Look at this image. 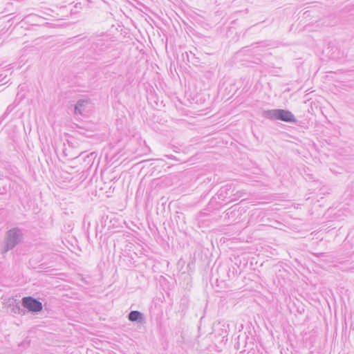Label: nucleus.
<instances>
[{
  "instance_id": "obj_1",
  "label": "nucleus",
  "mask_w": 354,
  "mask_h": 354,
  "mask_svg": "<svg viewBox=\"0 0 354 354\" xmlns=\"http://www.w3.org/2000/svg\"><path fill=\"white\" fill-rule=\"evenodd\" d=\"M24 230L19 227H15L6 232L3 245L1 252L5 254L13 250L17 245L22 243L24 240Z\"/></svg>"
},
{
  "instance_id": "obj_2",
  "label": "nucleus",
  "mask_w": 354,
  "mask_h": 354,
  "mask_svg": "<svg viewBox=\"0 0 354 354\" xmlns=\"http://www.w3.org/2000/svg\"><path fill=\"white\" fill-rule=\"evenodd\" d=\"M262 116L270 120H280L292 124L297 122L295 115L287 109H275L265 110L262 112Z\"/></svg>"
},
{
  "instance_id": "obj_3",
  "label": "nucleus",
  "mask_w": 354,
  "mask_h": 354,
  "mask_svg": "<svg viewBox=\"0 0 354 354\" xmlns=\"http://www.w3.org/2000/svg\"><path fill=\"white\" fill-rule=\"evenodd\" d=\"M234 189L232 185H226L221 187L217 192L218 198L223 201H227L228 202L236 201L241 196V194L239 191H236V193H234Z\"/></svg>"
},
{
  "instance_id": "obj_4",
  "label": "nucleus",
  "mask_w": 354,
  "mask_h": 354,
  "mask_svg": "<svg viewBox=\"0 0 354 354\" xmlns=\"http://www.w3.org/2000/svg\"><path fill=\"white\" fill-rule=\"evenodd\" d=\"M21 305L25 310H27L32 314H37L43 309L42 303L39 299L31 296L23 297L21 299Z\"/></svg>"
},
{
  "instance_id": "obj_5",
  "label": "nucleus",
  "mask_w": 354,
  "mask_h": 354,
  "mask_svg": "<svg viewBox=\"0 0 354 354\" xmlns=\"http://www.w3.org/2000/svg\"><path fill=\"white\" fill-rule=\"evenodd\" d=\"M217 270L219 277L223 281L234 279L239 275L238 270L234 266H220L218 267Z\"/></svg>"
},
{
  "instance_id": "obj_6",
  "label": "nucleus",
  "mask_w": 354,
  "mask_h": 354,
  "mask_svg": "<svg viewBox=\"0 0 354 354\" xmlns=\"http://www.w3.org/2000/svg\"><path fill=\"white\" fill-rule=\"evenodd\" d=\"M63 155L65 156V157H68L69 156V158L70 159H73V158H81L83 159V160L84 162L86 161H88V165L90 164L91 162V164L93 163V160L95 157V153L93 152V153H91L90 154H87V155H84L85 152L82 151L81 152L79 156H75V157H73L72 156H70L68 153H67V149L66 148H64L63 149Z\"/></svg>"
},
{
  "instance_id": "obj_7",
  "label": "nucleus",
  "mask_w": 354,
  "mask_h": 354,
  "mask_svg": "<svg viewBox=\"0 0 354 354\" xmlns=\"http://www.w3.org/2000/svg\"><path fill=\"white\" fill-rule=\"evenodd\" d=\"M89 104L88 100L80 99L77 100L74 106V114L75 115H83L86 111V108Z\"/></svg>"
},
{
  "instance_id": "obj_8",
  "label": "nucleus",
  "mask_w": 354,
  "mask_h": 354,
  "mask_svg": "<svg viewBox=\"0 0 354 354\" xmlns=\"http://www.w3.org/2000/svg\"><path fill=\"white\" fill-rule=\"evenodd\" d=\"M128 319L131 322L142 324L145 322V317L142 313L138 310H131L128 314Z\"/></svg>"
},
{
  "instance_id": "obj_9",
  "label": "nucleus",
  "mask_w": 354,
  "mask_h": 354,
  "mask_svg": "<svg viewBox=\"0 0 354 354\" xmlns=\"http://www.w3.org/2000/svg\"><path fill=\"white\" fill-rule=\"evenodd\" d=\"M12 312L15 314L17 313L24 315L26 313V310H25L24 308H21L19 304H16L15 305L12 306Z\"/></svg>"
},
{
  "instance_id": "obj_10",
  "label": "nucleus",
  "mask_w": 354,
  "mask_h": 354,
  "mask_svg": "<svg viewBox=\"0 0 354 354\" xmlns=\"http://www.w3.org/2000/svg\"><path fill=\"white\" fill-rule=\"evenodd\" d=\"M236 214L235 209H232V207L225 211V218L228 219L234 218Z\"/></svg>"
},
{
  "instance_id": "obj_11",
  "label": "nucleus",
  "mask_w": 354,
  "mask_h": 354,
  "mask_svg": "<svg viewBox=\"0 0 354 354\" xmlns=\"http://www.w3.org/2000/svg\"><path fill=\"white\" fill-rule=\"evenodd\" d=\"M13 107L12 106V105H9L6 111L4 112V113L3 114V115L1 116V118H0V120L2 121L13 110Z\"/></svg>"
},
{
  "instance_id": "obj_12",
  "label": "nucleus",
  "mask_w": 354,
  "mask_h": 354,
  "mask_svg": "<svg viewBox=\"0 0 354 354\" xmlns=\"http://www.w3.org/2000/svg\"><path fill=\"white\" fill-rule=\"evenodd\" d=\"M7 75L3 76V74L0 75V86H2L8 82V80H6Z\"/></svg>"
},
{
  "instance_id": "obj_13",
  "label": "nucleus",
  "mask_w": 354,
  "mask_h": 354,
  "mask_svg": "<svg viewBox=\"0 0 354 354\" xmlns=\"http://www.w3.org/2000/svg\"><path fill=\"white\" fill-rule=\"evenodd\" d=\"M8 192L6 186L0 187V195H6Z\"/></svg>"
},
{
  "instance_id": "obj_14",
  "label": "nucleus",
  "mask_w": 354,
  "mask_h": 354,
  "mask_svg": "<svg viewBox=\"0 0 354 354\" xmlns=\"http://www.w3.org/2000/svg\"><path fill=\"white\" fill-rule=\"evenodd\" d=\"M256 212L252 213L250 217V219L248 221L249 223H254L257 221V219L254 218L255 217V214H256Z\"/></svg>"
},
{
  "instance_id": "obj_15",
  "label": "nucleus",
  "mask_w": 354,
  "mask_h": 354,
  "mask_svg": "<svg viewBox=\"0 0 354 354\" xmlns=\"http://www.w3.org/2000/svg\"><path fill=\"white\" fill-rule=\"evenodd\" d=\"M167 157H168V158H171L173 157V156H172V155H170L169 156H167Z\"/></svg>"
},
{
  "instance_id": "obj_16",
  "label": "nucleus",
  "mask_w": 354,
  "mask_h": 354,
  "mask_svg": "<svg viewBox=\"0 0 354 354\" xmlns=\"http://www.w3.org/2000/svg\"><path fill=\"white\" fill-rule=\"evenodd\" d=\"M258 212L257 217H258V216H260V214H261V212Z\"/></svg>"
}]
</instances>
